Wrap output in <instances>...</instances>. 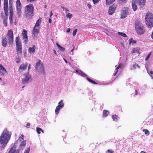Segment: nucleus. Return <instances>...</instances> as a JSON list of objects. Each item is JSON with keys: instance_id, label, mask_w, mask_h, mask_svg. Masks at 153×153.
I'll return each instance as SVG.
<instances>
[{"instance_id": "1", "label": "nucleus", "mask_w": 153, "mask_h": 153, "mask_svg": "<svg viewBox=\"0 0 153 153\" xmlns=\"http://www.w3.org/2000/svg\"><path fill=\"white\" fill-rule=\"evenodd\" d=\"M11 135V132L9 131L6 128L3 130L0 137V143L3 144L2 147L3 149L6 145L9 140H10Z\"/></svg>"}, {"instance_id": "2", "label": "nucleus", "mask_w": 153, "mask_h": 153, "mask_svg": "<svg viewBox=\"0 0 153 153\" xmlns=\"http://www.w3.org/2000/svg\"><path fill=\"white\" fill-rule=\"evenodd\" d=\"M135 26L136 31L138 34H142L145 32L144 26L139 21L137 20L135 22Z\"/></svg>"}, {"instance_id": "3", "label": "nucleus", "mask_w": 153, "mask_h": 153, "mask_svg": "<svg viewBox=\"0 0 153 153\" xmlns=\"http://www.w3.org/2000/svg\"><path fill=\"white\" fill-rule=\"evenodd\" d=\"M146 23L148 28H151L153 26V15L151 13L148 12L145 17Z\"/></svg>"}, {"instance_id": "4", "label": "nucleus", "mask_w": 153, "mask_h": 153, "mask_svg": "<svg viewBox=\"0 0 153 153\" xmlns=\"http://www.w3.org/2000/svg\"><path fill=\"white\" fill-rule=\"evenodd\" d=\"M34 10V6L33 4H30L25 7V12L26 16L30 17L33 16Z\"/></svg>"}, {"instance_id": "5", "label": "nucleus", "mask_w": 153, "mask_h": 153, "mask_svg": "<svg viewBox=\"0 0 153 153\" xmlns=\"http://www.w3.org/2000/svg\"><path fill=\"white\" fill-rule=\"evenodd\" d=\"M35 69L37 71L42 73L43 74H45L43 64L40 59H39L36 63Z\"/></svg>"}, {"instance_id": "6", "label": "nucleus", "mask_w": 153, "mask_h": 153, "mask_svg": "<svg viewBox=\"0 0 153 153\" xmlns=\"http://www.w3.org/2000/svg\"><path fill=\"white\" fill-rule=\"evenodd\" d=\"M6 36V37L7 39L8 43L11 45L13 42L14 38L13 31L11 29H10L8 31Z\"/></svg>"}, {"instance_id": "7", "label": "nucleus", "mask_w": 153, "mask_h": 153, "mask_svg": "<svg viewBox=\"0 0 153 153\" xmlns=\"http://www.w3.org/2000/svg\"><path fill=\"white\" fill-rule=\"evenodd\" d=\"M15 40L17 52L18 53L21 54L22 50V45L21 42L20 41V38L19 36L16 38Z\"/></svg>"}, {"instance_id": "8", "label": "nucleus", "mask_w": 153, "mask_h": 153, "mask_svg": "<svg viewBox=\"0 0 153 153\" xmlns=\"http://www.w3.org/2000/svg\"><path fill=\"white\" fill-rule=\"evenodd\" d=\"M16 8L17 14L19 16L21 15L22 9V4L20 0H16Z\"/></svg>"}, {"instance_id": "9", "label": "nucleus", "mask_w": 153, "mask_h": 153, "mask_svg": "<svg viewBox=\"0 0 153 153\" xmlns=\"http://www.w3.org/2000/svg\"><path fill=\"white\" fill-rule=\"evenodd\" d=\"M63 102V100H61L59 102L58 105L56 106L55 110V112L56 114H58L59 112L60 109L62 108L64 106V104Z\"/></svg>"}, {"instance_id": "10", "label": "nucleus", "mask_w": 153, "mask_h": 153, "mask_svg": "<svg viewBox=\"0 0 153 153\" xmlns=\"http://www.w3.org/2000/svg\"><path fill=\"white\" fill-rule=\"evenodd\" d=\"M8 7H4V13L2 12L1 13V17L2 19H8Z\"/></svg>"}, {"instance_id": "11", "label": "nucleus", "mask_w": 153, "mask_h": 153, "mask_svg": "<svg viewBox=\"0 0 153 153\" xmlns=\"http://www.w3.org/2000/svg\"><path fill=\"white\" fill-rule=\"evenodd\" d=\"M22 35L23 36V39L24 40V42L25 44H26L28 41V37L27 36V33L26 30L24 29L23 30Z\"/></svg>"}, {"instance_id": "12", "label": "nucleus", "mask_w": 153, "mask_h": 153, "mask_svg": "<svg viewBox=\"0 0 153 153\" xmlns=\"http://www.w3.org/2000/svg\"><path fill=\"white\" fill-rule=\"evenodd\" d=\"M116 7L115 5L111 6L109 8L108 13L110 15L112 14L114 12L115 9Z\"/></svg>"}, {"instance_id": "13", "label": "nucleus", "mask_w": 153, "mask_h": 153, "mask_svg": "<svg viewBox=\"0 0 153 153\" xmlns=\"http://www.w3.org/2000/svg\"><path fill=\"white\" fill-rule=\"evenodd\" d=\"M39 32V27L34 26L33 28L32 33L34 36L36 35Z\"/></svg>"}, {"instance_id": "14", "label": "nucleus", "mask_w": 153, "mask_h": 153, "mask_svg": "<svg viewBox=\"0 0 153 153\" xmlns=\"http://www.w3.org/2000/svg\"><path fill=\"white\" fill-rule=\"evenodd\" d=\"M138 4L139 2H137L136 0H132V7L134 11H136L137 9V4Z\"/></svg>"}, {"instance_id": "15", "label": "nucleus", "mask_w": 153, "mask_h": 153, "mask_svg": "<svg viewBox=\"0 0 153 153\" xmlns=\"http://www.w3.org/2000/svg\"><path fill=\"white\" fill-rule=\"evenodd\" d=\"M6 72V71L2 65L0 64V74L1 75H4Z\"/></svg>"}, {"instance_id": "16", "label": "nucleus", "mask_w": 153, "mask_h": 153, "mask_svg": "<svg viewBox=\"0 0 153 153\" xmlns=\"http://www.w3.org/2000/svg\"><path fill=\"white\" fill-rule=\"evenodd\" d=\"M128 13V10L126 9L123 10L121 14V18H126Z\"/></svg>"}, {"instance_id": "17", "label": "nucleus", "mask_w": 153, "mask_h": 153, "mask_svg": "<svg viewBox=\"0 0 153 153\" xmlns=\"http://www.w3.org/2000/svg\"><path fill=\"white\" fill-rule=\"evenodd\" d=\"M27 65L28 63L27 62L25 63V64L23 63L20 65L19 69L22 71H24L26 68Z\"/></svg>"}, {"instance_id": "18", "label": "nucleus", "mask_w": 153, "mask_h": 153, "mask_svg": "<svg viewBox=\"0 0 153 153\" xmlns=\"http://www.w3.org/2000/svg\"><path fill=\"white\" fill-rule=\"evenodd\" d=\"M36 49L35 46L33 45L32 47H30L28 50V52L30 54H33L35 52Z\"/></svg>"}, {"instance_id": "19", "label": "nucleus", "mask_w": 153, "mask_h": 153, "mask_svg": "<svg viewBox=\"0 0 153 153\" xmlns=\"http://www.w3.org/2000/svg\"><path fill=\"white\" fill-rule=\"evenodd\" d=\"M30 76L28 75H26L25 78L22 79V82L23 83H27L28 82V81L30 79Z\"/></svg>"}, {"instance_id": "20", "label": "nucleus", "mask_w": 153, "mask_h": 153, "mask_svg": "<svg viewBox=\"0 0 153 153\" xmlns=\"http://www.w3.org/2000/svg\"><path fill=\"white\" fill-rule=\"evenodd\" d=\"M7 42L6 38L5 37L2 39V45L3 47H5L7 44Z\"/></svg>"}, {"instance_id": "21", "label": "nucleus", "mask_w": 153, "mask_h": 153, "mask_svg": "<svg viewBox=\"0 0 153 153\" xmlns=\"http://www.w3.org/2000/svg\"><path fill=\"white\" fill-rule=\"evenodd\" d=\"M137 2H139V4L141 7H143L144 5L146 0H136Z\"/></svg>"}, {"instance_id": "22", "label": "nucleus", "mask_w": 153, "mask_h": 153, "mask_svg": "<svg viewBox=\"0 0 153 153\" xmlns=\"http://www.w3.org/2000/svg\"><path fill=\"white\" fill-rule=\"evenodd\" d=\"M140 50V48H139L137 47L136 48H133L131 51V53H137Z\"/></svg>"}, {"instance_id": "23", "label": "nucleus", "mask_w": 153, "mask_h": 153, "mask_svg": "<svg viewBox=\"0 0 153 153\" xmlns=\"http://www.w3.org/2000/svg\"><path fill=\"white\" fill-rule=\"evenodd\" d=\"M56 45L58 48L59 50L62 51H64L65 50V48H64L62 47V46L59 45L58 43H56Z\"/></svg>"}, {"instance_id": "24", "label": "nucleus", "mask_w": 153, "mask_h": 153, "mask_svg": "<svg viewBox=\"0 0 153 153\" xmlns=\"http://www.w3.org/2000/svg\"><path fill=\"white\" fill-rule=\"evenodd\" d=\"M109 114V112L108 110H104L103 111L102 116L103 117H107Z\"/></svg>"}, {"instance_id": "25", "label": "nucleus", "mask_w": 153, "mask_h": 153, "mask_svg": "<svg viewBox=\"0 0 153 153\" xmlns=\"http://www.w3.org/2000/svg\"><path fill=\"white\" fill-rule=\"evenodd\" d=\"M112 118L114 121H117L118 119H120L119 117L117 115H112Z\"/></svg>"}, {"instance_id": "26", "label": "nucleus", "mask_w": 153, "mask_h": 153, "mask_svg": "<svg viewBox=\"0 0 153 153\" xmlns=\"http://www.w3.org/2000/svg\"><path fill=\"white\" fill-rule=\"evenodd\" d=\"M41 21V19L40 18H39V19L36 21L35 25L34 26L39 27L40 25V23Z\"/></svg>"}, {"instance_id": "27", "label": "nucleus", "mask_w": 153, "mask_h": 153, "mask_svg": "<svg viewBox=\"0 0 153 153\" xmlns=\"http://www.w3.org/2000/svg\"><path fill=\"white\" fill-rule=\"evenodd\" d=\"M115 0H106V3L107 5H109L113 3Z\"/></svg>"}, {"instance_id": "28", "label": "nucleus", "mask_w": 153, "mask_h": 153, "mask_svg": "<svg viewBox=\"0 0 153 153\" xmlns=\"http://www.w3.org/2000/svg\"><path fill=\"white\" fill-rule=\"evenodd\" d=\"M13 14H10V16L9 17V20H10V23L11 24H13Z\"/></svg>"}, {"instance_id": "29", "label": "nucleus", "mask_w": 153, "mask_h": 153, "mask_svg": "<svg viewBox=\"0 0 153 153\" xmlns=\"http://www.w3.org/2000/svg\"><path fill=\"white\" fill-rule=\"evenodd\" d=\"M87 79L89 82L93 84H97V83L95 81L92 80L91 79H90V78L88 77H87Z\"/></svg>"}, {"instance_id": "30", "label": "nucleus", "mask_w": 153, "mask_h": 153, "mask_svg": "<svg viewBox=\"0 0 153 153\" xmlns=\"http://www.w3.org/2000/svg\"><path fill=\"white\" fill-rule=\"evenodd\" d=\"M30 150V149L29 148H28L27 150H25L24 153H29V151ZM19 149H18L16 150V153H19Z\"/></svg>"}, {"instance_id": "31", "label": "nucleus", "mask_w": 153, "mask_h": 153, "mask_svg": "<svg viewBox=\"0 0 153 153\" xmlns=\"http://www.w3.org/2000/svg\"><path fill=\"white\" fill-rule=\"evenodd\" d=\"M9 10H10V14H13V5L12 4H9Z\"/></svg>"}, {"instance_id": "32", "label": "nucleus", "mask_w": 153, "mask_h": 153, "mask_svg": "<svg viewBox=\"0 0 153 153\" xmlns=\"http://www.w3.org/2000/svg\"><path fill=\"white\" fill-rule=\"evenodd\" d=\"M36 131L39 134H40L41 131L43 133L44 132L42 128H36Z\"/></svg>"}, {"instance_id": "33", "label": "nucleus", "mask_w": 153, "mask_h": 153, "mask_svg": "<svg viewBox=\"0 0 153 153\" xmlns=\"http://www.w3.org/2000/svg\"><path fill=\"white\" fill-rule=\"evenodd\" d=\"M4 7H8V0H4Z\"/></svg>"}, {"instance_id": "34", "label": "nucleus", "mask_w": 153, "mask_h": 153, "mask_svg": "<svg viewBox=\"0 0 153 153\" xmlns=\"http://www.w3.org/2000/svg\"><path fill=\"white\" fill-rule=\"evenodd\" d=\"M26 140L23 141L20 144V146L21 147L24 146L26 144Z\"/></svg>"}, {"instance_id": "35", "label": "nucleus", "mask_w": 153, "mask_h": 153, "mask_svg": "<svg viewBox=\"0 0 153 153\" xmlns=\"http://www.w3.org/2000/svg\"><path fill=\"white\" fill-rule=\"evenodd\" d=\"M2 19L3 20V23L4 24V26L5 27L7 26V19Z\"/></svg>"}, {"instance_id": "36", "label": "nucleus", "mask_w": 153, "mask_h": 153, "mask_svg": "<svg viewBox=\"0 0 153 153\" xmlns=\"http://www.w3.org/2000/svg\"><path fill=\"white\" fill-rule=\"evenodd\" d=\"M143 131L144 132V133L145 134H146L147 135H149L150 134L149 131L147 129H143Z\"/></svg>"}, {"instance_id": "37", "label": "nucleus", "mask_w": 153, "mask_h": 153, "mask_svg": "<svg viewBox=\"0 0 153 153\" xmlns=\"http://www.w3.org/2000/svg\"><path fill=\"white\" fill-rule=\"evenodd\" d=\"M118 34L121 35L123 37H126L127 36L126 35V34L124 33H120V32H118Z\"/></svg>"}, {"instance_id": "38", "label": "nucleus", "mask_w": 153, "mask_h": 153, "mask_svg": "<svg viewBox=\"0 0 153 153\" xmlns=\"http://www.w3.org/2000/svg\"><path fill=\"white\" fill-rule=\"evenodd\" d=\"M129 41L130 43H132V44H133L136 43V41L134 40L132 38H131L129 39Z\"/></svg>"}, {"instance_id": "39", "label": "nucleus", "mask_w": 153, "mask_h": 153, "mask_svg": "<svg viewBox=\"0 0 153 153\" xmlns=\"http://www.w3.org/2000/svg\"><path fill=\"white\" fill-rule=\"evenodd\" d=\"M152 52H150L146 56L145 58V61H147L149 58L150 55L151 54Z\"/></svg>"}, {"instance_id": "40", "label": "nucleus", "mask_w": 153, "mask_h": 153, "mask_svg": "<svg viewBox=\"0 0 153 153\" xmlns=\"http://www.w3.org/2000/svg\"><path fill=\"white\" fill-rule=\"evenodd\" d=\"M21 61V58L20 57H18L16 59V62L17 63H19Z\"/></svg>"}, {"instance_id": "41", "label": "nucleus", "mask_w": 153, "mask_h": 153, "mask_svg": "<svg viewBox=\"0 0 153 153\" xmlns=\"http://www.w3.org/2000/svg\"><path fill=\"white\" fill-rule=\"evenodd\" d=\"M25 136L23 134H22L21 136L19 137V140H24V138Z\"/></svg>"}, {"instance_id": "42", "label": "nucleus", "mask_w": 153, "mask_h": 153, "mask_svg": "<svg viewBox=\"0 0 153 153\" xmlns=\"http://www.w3.org/2000/svg\"><path fill=\"white\" fill-rule=\"evenodd\" d=\"M133 67L134 69H135L137 68H139L140 66L138 64H135L133 65Z\"/></svg>"}, {"instance_id": "43", "label": "nucleus", "mask_w": 153, "mask_h": 153, "mask_svg": "<svg viewBox=\"0 0 153 153\" xmlns=\"http://www.w3.org/2000/svg\"><path fill=\"white\" fill-rule=\"evenodd\" d=\"M77 31V29L74 30L73 32V36H74L76 35Z\"/></svg>"}, {"instance_id": "44", "label": "nucleus", "mask_w": 153, "mask_h": 153, "mask_svg": "<svg viewBox=\"0 0 153 153\" xmlns=\"http://www.w3.org/2000/svg\"><path fill=\"white\" fill-rule=\"evenodd\" d=\"M15 150L12 148H11L9 151L8 153H14Z\"/></svg>"}, {"instance_id": "45", "label": "nucleus", "mask_w": 153, "mask_h": 153, "mask_svg": "<svg viewBox=\"0 0 153 153\" xmlns=\"http://www.w3.org/2000/svg\"><path fill=\"white\" fill-rule=\"evenodd\" d=\"M72 16V15L70 13H68L66 15V17L68 18H69L70 19L71 18Z\"/></svg>"}, {"instance_id": "46", "label": "nucleus", "mask_w": 153, "mask_h": 153, "mask_svg": "<svg viewBox=\"0 0 153 153\" xmlns=\"http://www.w3.org/2000/svg\"><path fill=\"white\" fill-rule=\"evenodd\" d=\"M100 0H93V2L94 4L97 3Z\"/></svg>"}, {"instance_id": "47", "label": "nucleus", "mask_w": 153, "mask_h": 153, "mask_svg": "<svg viewBox=\"0 0 153 153\" xmlns=\"http://www.w3.org/2000/svg\"><path fill=\"white\" fill-rule=\"evenodd\" d=\"M80 74H81V75L83 76H86V74H85L84 73H83L82 71H80Z\"/></svg>"}, {"instance_id": "48", "label": "nucleus", "mask_w": 153, "mask_h": 153, "mask_svg": "<svg viewBox=\"0 0 153 153\" xmlns=\"http://www.w3.org/2000/svg\"><path fill=\"white\" fill-rule=\"evenodd\" d=\"M106 153H113V151L112 150H108L106 151Z\"/></svg>"}, {"instance_id": "49", "label": "nucleus", "mask_w": 153, "mask_h": 153, "mask_svg": "<svg viewBox=\"0 0 153 153\" xmlns=\"http://www.w3.org/2000/svg\"><path fill=\"white\" fill-rule=\"evenodd\" d=\"M120 68H118V67L117 68H116V71L115 73L114 74V76H115L117 74V73L118 71V69Z\"/></svg>"}, {"instance_id": "50", "label": "nucleus", "mask_w": 153, "mask_h": 153, "mask_svg": "<svg viewBox=\"0 0 153 153\" xmlns=\"http://www.w3.org/2000/svg\"><path fill=\"white\" fill-rule=\"evenodd\" d=\"M123 65L122 63H120L119 64V65L118 66V68H120L123 67Z\"/></svg>"}, {"instance_id": "51", "label": "nucleus", "mask_w": 153, "mask_h": 153, "mask_svg": "<svg viewBox=\"0 0 153 153\" xmlns=\"http://www.w3.org/2000/svg\"><path fill=\"white\" fill-rule=\"evenodd\" d=\"M13 0H9V4H13Z\"/></svg>"}, {"instance_id": "52", "label": "nucleus", "mask_w": 153, "mask_h": 153, "mask_svg": "<svg viewBox=\"0 0 153 153\" xmlns=\"http://www.w3.org/2000/svg\"><path fill=\"white\" fill-rule=\"evenodd\" d=\"M87 6H88V8L89 9H91V4H87Z\"/></svg>"}, {"instance_id": "53", "label": "nucleus", "mask_w": 153, "mask_h": 153, "mask_svg": "<svg viewBox=\"0 0 153 153\" xmlns=\"http://www.w3.org/2000/svg\"><path fill=\"white\" fill-rule=\"evenodd\" d=\"M52 15H53V13H52V11H51V12L50 13V16H49V18H51V16H52Z\"/></svg>"}, {"instance_id": "54", "label": "nucleus", "mask_w": 153, "mask_h": 153, "mask_svg": "<svg viewBox=\"0 0 153 153\" xmlns=\"http://www.w3.org/2000/svg\"><path fill=\"white\" fill-rule=\"evenodd\" d=\"M52 22L51 19V18H50L49 19V22L50 23H51Z\"/></svg>"}, {"instance_id": "55", "label": "nucleus", "mask_w": 153, "mask_h": 153, "mask_svg": "<svg viewBox=\"0 0 153 153\" xmlns=\"http://www.w3.org/2000/svg\"><path fill=\"white\" fill-rule=\"evenodd\" d=\"M70 31V28H68L67 30V32L68 33Z\"/></svg>"}, {"instance_id": "56", "label": "nucleus", "mask_w": 153, "mask_h": 153, "mask_svg": "<svg viewBox=\"0 0 153 153\" xmlns=\"http://www.w3.org/2000/svg\"><path fill=\"white\" fill-rule=\"evenodd\" d=\"M137 90H135V95H137Z\"/></svg>"}, {"instance_id": "57", "label": "nucleus", "mask_w": 153, "mask_h": 153, "mask_svg": "<svg viewBox=\"0 0 153 153\" xmlns=\"http://www.w3.org/2000/svg\"><path fill=\"white\" fill-rule=\"evenodd\" d=\"M30 68V65L29 64L28 67V70H29Z\"/></svg>"}, {"instance_id": "58", "label": "nucleus", "mask_w": 153, "mask_h": 153, "mask_svg": "<svg viewBox=\"0 0 153 153\" xmlns=\"http://www.w3.org/2000/svg\"><path fill=\"white\" fill-rule=\"evenodd\" d=\"M30 125V124L29 123H27V124H26V126H27V127H28Z\"/></svg>"}, {"instance_id": "59", "label": "nucleus", "mask_w": 153, "mask_h": 153, "mask_svg": "<svg viewBox=\"0 0 153 153\" xmlns=\"http://www.w3.org/2000/svg\"><path fill=\"white\" fill-rule=\"evenodd\" d=\"M63 59H64V61H65V62L66 63H68L67 61V60H66V59H65L64 58Z\"/></svg>"}, {"instance_id": "60", "label": "nucleus", "mask_w": 153, "mask_h": 153, "mask_svg": "<svg viewBox=\"0 0 153 153\" xmlns=\"http://www.w3.org/2000/svg\"><path fill=\"white\" fill-rule=\"evenodd\" d=\"M150 73L151 74H153V71H151L150 72Z\"/></svg>"}, {"instance_id": "61", "label": "nucleus", "mask_w": 153, "mask_h": 153, "mask_svg": "<svg viewBox=\"0 0 153 153\" xmlns=\"http://www.w3.org/2000/svg\"><path fill=\"white\" fill-rule=\"evenodd\" d=\"M126 0H120V1H121L122 2H124L126 1Z\"/></svg>"}, {"instance_id": "62", "label": "nucleus", "mask_w": 153, "mask_h": 153, "mask_svg": "<svg viewBox=\"0 0 153 153\" xmlns=\"http://www.w3.org/2000/svg\"><path fill=\"white\" fill-rule=\"evenodd\" d=\"M24 56H26V53H24Z\"/></svg>"}, {"instance_id": "63", "label": "nucleus", "mask_w": 153, "mask_h": 153, "mask_svg": "<svg viewBox=\"0 0 153 153\" xmlns=\"http://www.w3.org/2000/svg\"><path fill=\"white\" fill-rule=\"evenodd\" d=\"M65 11H66V12H67L68 11V10L67 9H65Z\"/></svg>"}, {"instance_id": "64", "label": "nucleus", "mask_w": 153, "mask_h": 153, "mask_svg": "<svg viewBox=\"0 0 153 153\" xmlns=\"http://www.w3.org/2000/svg\"><path fill=\"white\" fill-rule=\"evenodd\" d=\"M74 48H73V49L71 50V52H73L74 51Z\"/></svg>"}]
</instances>
